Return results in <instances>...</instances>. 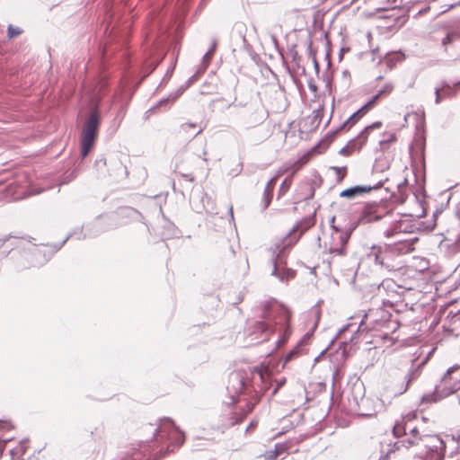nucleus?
<instances>
[{
	"instance_id": "obj_44",
	"label": "nucleus",
	"mask_w": 460,
	"mask_h": 460,
	"mask_svg": "<svg viewBox=\"0 0 460 460\" xmlns=\"http://www.w3.org/2000/svg\"><path fill=\"white\" fill-rule=\"evenodd\" d=\"M410 433H411V436L413 437V438H412L411 440H415V441H416V445H419V442H420V441L419 440V438H420V437H418V436H419V430H418V429H417L416 427H414V428L411 429Z\"/></svg>"
},
{
	"instance_id": "obj_43",
	"label": "nucleus",
	"mask_w": 460,
	"mask_h": 460,
	"mask_svg": "<svg viewBox=\"0 0 460 460\" xmlns=\"http://www.w3.org/2000/svg\"><path fill=\"white\" fill-rule=\"evenodd\" d=\"M13 429V425L9 420H0V429Z\"/></svg>"
},
{
	"instance_id": "obj_36",
	"label": "nucleus",
	"mask_w": 460,
	"mask_h": 460,
	"mask_svg": "<svg viewBox=\"0 0 460 460\" xmlns=\"http://www.w3.org/2000/svg\"><path fill=\"white\" fill-rule=\"evenodd\" d=\"M394 90V84L393 83H386L380 90L377 91V93L383 96V95H389Z\"/></svg>"
},
{
	"instance_id": "obj_28",
	"label": "nucleus",
	"mask_w": 460,
	"mask_h": 460,
	"mask_svg": "<svg viewBox=\"0 0 460 460\" xmlns=\"http://www.w3.org/2000/svg\"><path fill=\"white\" fill-rule=\"evenodd\" d=\"M451 83L447 80H442L440 82V86L435 88V103L439 104L442 101L443 93H441L442 90L451 89Z\"/></svg>"
},
{
	"instance_id": "obj_41",
	"label": "nucleus",
	"mask_w": 460,
	"mask_h": 460,
	"mask_svg": "<svg viewBox=\"0 0 460 460\" xmlns=\"http://www.w3.org/2000/svg\"><path fill=\"white\" fill-rule=\"evenodd\" d=\"M286 382V379L285 378H282L281 380H279L276 386L273 388L271 394L269 395L268 397V400H270L278 392V390L285 384Z\"/></svg>"
},
{
	"instance_id": "obj_54",
	"label": "nucleus",
	"mask_w": 460,
	"mask_h": 460,
	"mask_svg": "<svg viewBox=\"0 0 460 460\" xmlns=\"http://www.w3.org/2000/svg\"><path fill=\"white\" fill-rule=\"evenodd\" d=\"M262 120H263V118H262V117H260L259 119H256L253 121L252 126H253V125L260 124Z\"/></svg>"
},
{
	"instance_id": "obj_40",
	"label": "nucleus",
	"mask_w": 460,
	"mask_h": 460,
	"mask_svg": "<svg viewBox=\"0 0 460 460\" xmlns=\"http://www.w3.org/2000/svg\"><path fill=\"white\" fill-rule=\"evenodd\" d=\"M356 149L352 148L351 145H350V141L349 142V144L345 146H343L341 150H340V155H344V156H348L351 154L352 151H355Z\"/></svg>"
},
{
	"instance_id": "obj_33",
	"label": "nucleus",
	"mask_w": 460,
	"mask_h": 460,
	"mask_svg": "<svg viewBox=\"0 0 460 460\" xmlns=\"http://www.w3.org/2000/svg\"><path fill=\"white\" fill-rule=\"evenodd\" d=\"M331 169L336 172L339 181H341L347 174V167L346 166H343V167L332 166Z\"/></svg>"
},
{
	"instance_id": "obj_25",
	"label": "nucleus",
	"mask_w": 460,
	"mask_h": 460,
	"mask_svg": "<svg viewBox=\"0 0 460 460\" xmlns=\"http://www.w3.org/2000/svg\"><path fill=\"white\" fill-rule=\"evenodd\" d=\"M392 248V252H398L399 253H408L412 250V243L408 240H398L393 245H387Z\"/></svg>"
},
{
	"instance_id": "obj_26",
	"label": "nucleus",
	"mask_w": 460,
	"mask_h": 460,
	"mask_svg": "<svg viewBox=\"0 0 460 460\" xmlns=\"http://www.w3.org/2000/svg\"><path fill=\"white\" fill-rule=\"evenodd\" d=\"M448 328L455 336H460V311L450 318Z\"/></svg>"
},
{
	"instance_id": "obj_42",
	"label": "nucleus",
	"mask_w": 460,
	"mask_h": 460,
	"mask_svg": "<svg viewBox=\"0 0 460 460\" xmlns=\"http://www.w3.org/2000/svg\"><path fill=\"white\" fill-rule=\"evenodd\" d=\"M382 96L376 93L365 105L367 109L372 108Z\"/></svg>"
},
{
	"instance_id": "obj_9",
	"label": "nucleus",
	"mask_w": 460,
	"mask_h": 460,
	"mask_svg": "<svg viewBox=\"0 0 460 460\" xmlns=\"http://www.w3.org/2000/svg\"><path fill=\"white\" fill-rule=\"evenodd\" d=\"M391 317L392 314L383 308L370 309L365 314L364 319L360 325L358 327L357 332H358L360 326H362L363 323L372 324V329L386 327L391 320Z\"/></svg>"
},
{
	"instance_id": "obj_39",
	"label": "nucleus",
	"mask_w": 460,
	"mask_h": 460,
	"mask_svg": "<svg viewBox=\"0 0 460 460\" xmlns=\"http://www.w3.org/2000/svg\"><path fill=\"white\" fill-rule=\"evenodd\" d=\"M395 139H396L395 134L391 133V134L388 135L387 138L380 140L379 141V145H380L381 148H385V145H387L388 143L395 141Z\"/></svg>"
},
{
	"instance_id": "obj_38",
	"label": "nucleus",
	"mask_w": 460,
	"mask_h": 460,
	"mask_svg": "<svg viewBox=\"0 0 460 460\" xmlns=\"http://www.w3.org/2000/svg\"><path fill=\"white\" fill-rule=\"evenodd\" d=\"M92 436L94 439L99 438L101 439L102 438V435L104 434V428L102 425L99 427L94 428V431L91 432Z\"/></svg>"
},
{
	"instance_id": "obj_32",
	"label": "nucleus",
	"mask_w": 460,
	"mask_h": 460,
	"mask_svg": "<svg viewBox=\"0 0 460 460\" xmlns=\"http://www.w3.org/2000/svg\"><path fill=\"white\" fill-rule=\"evenodd\" d=\"M219 303H220V300L217 296H208L206 297V304L207 305H211V308L210 309H208V311L210 313L211 316L213 318H215L214 316V311H215V306H218L219 305Z\"/></svg>"
},
{
	"instance_id": "obj_52",
	"label": "nucleus",
	"mask_w": 460,
	"mask_h": 460,
	"mask_svg": "<svg viewBox=\"0 0 460 460\" xmlns=\"http://www.w3.org/2000/svg\"><path fill=\"white\" fill-rule=\"evenodd\" d=\"M313 62H314V69H315L316 73H318L319 72V64L315 58H313Z\"/></svg>"
},
{
	"instance_id": "obj_48",
	"label": "nucleus",
	"mask_w": 460,
	"mask_h": 460,
	"mask_svg": "<svg viewBox=\"0 0 460 460\" xmlns=\"http://www.w3.org/2000/svg\"><path fill=\"white\" fill-rule=\"evenodd\" d=\"M207 203L208 205L211 204V209H213V200L210 197L206 196ZM206 210L209 213H212V210H209L208 208H206Z\"/></svg>"
},
{
	"instance_id": "obj_15",
	"label": "nucleus",
	"mask_w": 460,
	"mask_h": 460,
	"mask_svg": "<svg viewBox=\"0 0 460 460\" xmlns=\"http://www.w3.org/2000/svg\"><path fill=\"white\" fill-rule=\"evenodd\" d=\"M293 439H288L285 442L276 443L273 450L267 451L266 457L270 460H275L284 454L296 452V448L293 449Z\"/></svg>"
},
{
	"instance_id": "obj_46",
	"label": "nucleus",
	"mask_w": 460,
	"mask_h": 460,
	"mask_svg": "<svg viewBox=\"0 0 460 460\" xmlns=\"http://www.w3.org/2000/svg\"><path fill=\"white\" fill-rule=\"evenodd\" d=\"M459 5H460V0L454 4H450L447 5V7L440 12V13H444L447 12L448 10H450L456 6H459Z\"/></svg>"
},
{
	"instance_id": "obj_12",
	"label": "nucleus",
	"mask_w": 460,
	"mask_h": 460,
	"mask_svg": "<svg viewBox=\"0 0 460 460\" xmlns=\"http://www.w3.org/2000/svg\"><path fill=\"white\" fill-rule=\"evenodd\" d=\"M248 337L251 344H258L269 339L270 327L263 321L256 322L248 329Z\"/></svg>"
},
{
	"instance_id": "obj_8",
	"label": "nucleus",
	"mask_w": 460,
	"mask_h": 460,
	"mask_svg": "<svg viewBox=\"0 0 460 460\" xmlns=\"http://www.w3.org/2000/svg\"><path fill=\"white\" fill-rule=\"evenodd\" d=\"M271 385L270 375L261 369L254 368L252 373L249 394L253 393L260 398L267 394Z\"/></svg>"
},
{
	"instance_id": "obj_6",
	"label": "nucleus",
	"mask_w": 460,
	"mask_h": 460,
	"mask_svg": "<svg viewBox=\"0 0 460 460\" xmlns=\"http://www.w3.org/2000/svg\"><path fill=\"white\" fill-rule=\"evenodd\" d=\"M388 212L378 203H367L361 210L358 219L350 224L351 230H355L361 224H369L382 219Z\"/></svg>"
},
{
	"instance_id": "obj_31",
	"label": "nucleus",
	"mask_w": 460,
	"mask_h": 460,
	"mask_svg": "<svg viewBox=\"0 0 460 460\" xmlns=\"http://www.w3.org/2000/svg\"><path fill=\"white\" fill-rule=\"evenodd\" d=\"M393 434L395 438H401L406 435V424L403 420H397L393 427Z\"/></svg>"
},
{
	"instance_id": "obj_11",
	"label": "nucleus",
	"mask_w": 460,
	"mask_h": 460,
	"mask_svg": "<svg viewBox=\"0 0 460 460\" xmlns=\"http://www.w3.org/2000/svg\"><path fill=\"white\" fill-rule=\"evenodd\" d=\"M419 440L427 448L428 453L435 454L438 460L444 457L446 444L438 435H425L419 438Z\"/></svg>"
},
{
	"instance_id": "obj_60",
	"label": "nucleus",
	"mask_w": 460,
	"mask_h": 460,
	"mask_svg": "<svg viewBox=\"0 0 460 460\" xmlns=\"http://www.w3.org/2000/svg\"><path fill=\"white\" fill-rule=\"evenodd\" d=\"M383 78L382 75H379L378 77H376V80H381Z\"/></svg>"
},
{
	"instance_id": "obj_58",
	"label": "nucleus",
	"mask_w": 460,
	"mask_h": 460,
	"mask_svg": "<svg viewBox=\"0 0 460 460\" xmlns=\"http://www.w3.org/2000/svg\"><path fill=\"white\" fill-rule=\"evenodd\" d=\"M254 423L252 421L248 427L246 428V431H248L252 427H253Z\"/></svg>"
},
{
	"instance_id": "obj_37",
	"label": "nucleus",
	"mask_w": 460,
	"mask_h": 460,
	"mask_svg": "<svg viewBox=\"0 0 460 460\" xmlns=\"http://www.w3.org/2000/svg\"><path fill=\"white\" fill-rule=\"evenodd\" d=\"M22 33V30L19 27H14L13 25L8 26V37L10 39H13L14 37L19 36Z\"/></svg>"
},
{
	"instance_id": "obj_30",
	"label": "nucleus",
	"mask_w": 460,
	"mask_h": 460,
	"mask_svg": "<svg viewBox=\"0 0 460 460\" xmlns=\"http://www.w3.org/2000/svg\"><path fill=\"white\" fill-rule=\"evenodd\" d=\"M191 130V136H197L200 133V129H198V125L194 123H184L180 128V134L186 135Z\"/></svg>"
},
{
	"instance_id": "obj_47",
	"label": "nucleus",
	"mask_w": 460,
	"mask_h": 460,
	"mask_svg": "<svg viewBox=\"0 0 460 460\" xmlns=\"http://www.w3.org/2000/svg\"><path fill=\"white\" fill-rule=\"evenodd\" d=\"M287 341V337L286 336H283L281 338H279L278 341H277V347H280L282 344H284L285 342Z\"/></svg>"
},
{
	"instance_id": "obj_3",
	"label": "nucleus",
	"mask_w": 460,
	"mask_h": 460,
	"mask_svg": "<svg viewBox=\"0 0 460 460\" xmlns=\"http://www.w3.org/2000/svg\"><path fill=\"white\" fill-rule=\"evenodd\" d=\"M334 219L335 217H333L331 220V227L332 232L330 235L329 241L324 243V249L331 254L344 256L346 255L348 241L353 230H351V227L349 226L346 231H341L337 226L332 225Z\"/></svg>"
},
{
	"instance_id": "obj_61",
	"label": "nucleus",
	"mask_w": 460,
	"mask_h": 460,
	"mask_svg": "<svg viewBox=\"0 0 460 460\" xmlns=\"http://www.w3.org/2000/svg\"><path fill=\"white\" fill-rule=\"evenodd\" d=\"M319 316H320V311L318 310L317 311V317L319 318Z\"/></svg>"
},
{
	"instance_id": "obj_1",
	"label": "nucleus",
	"mask_w": 460,
	"mask_h": 460,
	"mask_svg": "<svg viewBox=\"0 0 460 460\" xmlns=\"http://www.w3.org/2000/svg\"><path fill=\"white\" fill-rule=\"evenodd\" d=\"M299 224L294 226L284 237L277 241L274 246L270 248L272 251L271 262L273 265L271 275L282 282L292 279L296 275L294 270L283 266L286 265V250L291 248L304 233L303 230L298 234H295L299 230Z\"/></svg>"
},
{
	"instance_id": "obj_7",
	"label": "nucleus",
	"mask_w": 460,
	"mask_h": 460,
	"mask_svg": "<svg viewBox=\"0 0 460 460\" xmlns=\"http://www.w3.org/2000/svg\"><path fill=\"white\" fill-rule=\"evenodd\" d=\"M246 376L242 372H232L229 375L228 385L226 387L230 402L229 403L234 404L237 402L238 396L245 392L249 394L250 384L246 382Z\"/></svg>"
},
{
	"instance_id": "obj_51",
	"label": "nucleus",
	"mask_w": 460,
	"mask_h": 460,
	"mask_svg": "<svg viewBox=\"0 0 460 460\" xmlns=\"http://www.w3.org/2000/svg\"><path fill=\"white\" fill-rule=\"evenodd\" d=\"M243 299V295L240 293L237 296V299L235 301L233 302L234 305H237L239 304L240 302H242Z\"/></svg>"
},
{
	"instance_id": "obj_13",
	"label": "nucleus",
	"mask_w": 460,
	"mask_h": 460,
	"mask_svg": "<svg viewBox=\"0 0 460 460\" xmlns=\"http://www.w3.org/2000/svg\"><path fill=\"white\" fill-rule=\"evenodd\" d=\"M383 185V181L380 180L375 185H356L348 189L343 190L340 193V197L353 199L357 197L363 196L366 193L370 192L372 190L379 189Z\"/></svg>"
},
{
	"instance_id": "obj_45",
	"label": "nucleus",
	"mask_w": 460,
	"mask_h": 460,
	"mask_svg": "<svg viewBox=\"0 0 460 460\" xmlns=\"http://www.w3.org/2000/svg\"><path fill=\"white\" fill-rule=\"evenodd\" d=\"M308 88L312 93H317L318 87L313 79L308 81Z\"/></svg>"
},
{
	"instance_id": "obj_35",
	"label": "nucleus",
	"mask_w": 460,
	"mask_h": 460,
	"mask_svg": "<svg viewBox=\"0 0 460 460\" xmlns=\"http://www.w3.org/2000/svg\"><path fill=\"white\" fill-rule=\"evenodd\" d=\"M452 88L442 90L444 97H452L456 93V88L460 87V80L455 83H451Z\"/></svg>"
},
{
	"instance_id": "obj_17",
	"label": "nucleus",
	"mask_w": 460,
	"mask_h": 460,
	"mask_svg": "<svg viewBox=\"0 0 460 460\" xmlns=\"http://www.w3.org/2000/svg\"><path fill=\"white\" fill-rule=\"evenodd\" d=\"M446 36L441 40V45L447 47L460 40V20L456 21L452 24L446 25Z\"/></svg>"
},
{
	"instance_id": "obj_29",
	"label": "nucleus",
	"mask_w": 460,
	"mask_h": 460,
	"mask_svg": "<svg viewBox=\"0 0 460 460\" xmlns=\"http://www.w3.org/2000/svg\"><path fill=\"white\" fill-rule=\"evenodd\" d=\"M217 39L212 38L209 49L206 51V53L203 54V71L206 69L208 62L214 55V53L217 49Z\"/></svg>"
},
{
	"instance_id": "obj_55",
	"label": "nucleus",
	"mask_w": 460,
	"mask_h": 460,
	"mask_svg": "<svg viewBox=\"0 0 460 460\" xmlns=\"http://www.w3.org/2000/svg\"><path fill=\"white\" fill-rule=\"evenodd\" d=\"M314 188H311V193L308 197L305 198V199H310L314 197Z\"/></svg>"
},
{
	"instance_id": "obj_64",
	"label": "nucleus",
	"mask_w": 460,
	"mask_h": 460,
	"mask_svg": "<svg viewBox=\"0 0 460 460\" xmlns=\"http://www.w3.org/2000/svg\"><path fill=\"white\" fill-rule=\"evenodd\" d=\"M360 415H368L367 413L361 412Z\"/></svg>"
},
{
	"instance_id": "obj_50",
	"label": "nucleus",
	"mask_w": 460,
	"mask_h": 460,
	"mask_svg": "<svg viewBox=\"0 0 460 460\" xmlns=\"http://www.w3.org/2000/svg\"><path fill=\"white\" fill-rule=\"evenodd\" d=\"M353 400H354L355 404H357V405H359V404H360V402H364V401H365L364 396H362V397L360 398V401H359V400L358 399V397H356V396H354V395H353Z\"/></svg>"
},
{
	"instance_id": "obj_22",
	"label": "nucleus",
	"mask_w": 460,
	"mask_h": 460,
	"mask_svg": "<svg viewBox=\"0 0 460 460\" xmlns=\"http://www.w3.org/2000/svg\"><path fill=\"white\" fill-rule=\"evenodd\" d=\"M276 181H277V177H272L266 184L265 186V189H264V191H263V199H262V202H263V205H262V209H266L270 202H271V199H272V195H273V190H274V186L276 184Z\"/></svg>"
},
{
	"instance_id": "obj_57",
	"label": "nucleus",
	"mask_w": 460,
	"mask_h": 460,
	"mask_svg": "<svg viewBox=\"0 0 460 460\" xmlns=\"http://www.w3.org/2000/svg\"><path fill=\"white\" fill-rule=\"evenodd\" d=\"M348 328H349V325H348V326L343 327L342 329H341V330H340V332H339V334H340V333H341V332H345Z\"/></svg>"
},
{
	"instance_id": "obj_16",
	"label": "nucleus",
	"mask_w": 460,
	"mask_h": 460,
	"mask_svg": "<svg viewBox=\"0 0 460 460\" xmlns=\"http://www.w3.org/2000/svg\"><path fill=\"white\" fill-rule=\"evenodd\" d=\"M382 126L381 121H376L371 125L365 127V128L353 139L350 140V145L354 149H361L366 144L369 131L375 128H379Z\"/></svg>"
},
{
	"instance_id": "obj_4",
	"label": "nucleus",
	"mask_w": 460,
	"mask_h": 460,
	"mask_svg": "<svg viewBox=\"0 0 460 460\" xmlns=\"http://www.w3.org/2000/svg\"><path fill=\"white\" fill-rule=\"evenodd\" d=\"M99 128V117L96 111H93L89 116L81 137V155L83 158L88 155L93 149Z\"/></svg>"
},
{
	"instance_id": "obj_24",
	"label": "nucleus",
	"mask_w": 460,
	"mask_h": 460,
	"mask_svg": "<svg viewBox=\"0 0 460 460\" xmlns=\"http://www.w3.org/2000/svg\"><path fill=\"white\" fill-rule=\"evenodd\" d=\"M27 450V443L21 441L9 449L12 460H23L22 456Z\"/></svg>"
},
{
	"instance_id": "obj_23",
	"label": "nucleus",
	"mask_w": 460,
	"mask_h": 460,
	"mask_svg": "<svg viewBox=\"0 0 460 460\" xmlns=\"http://www.w3.org/2000/svg\"><path fill=\"white\" fill-rule=\"evenodd\" d=\"M312 332H308L305 334L303 339L299 341V343L294 347L285 357L284 363H288V361L292 360L294 358L298 356L301 353V346L305 344L307 341L311 338Z\"/></svg>"
},
{
	"instance_id": "obj_10",
	"label": "nucleus",
	"mask_w": 460,
	"mask_h": 460,
	"mask_svg": "<svg viewBox=\"0 0 460 460\" xmlns=\"http://www.w3.org/2000/svg\"><path fill=\"white\" fill-rule=\"evenodd\" d=\"M439 247L447 251L449 254H455L460 251V220L456 227L447 231L441 240Z\"/></svg>"
},
{
	"instance_id": "obj_27",
	"label": "nucleus",
	"mask_w": 460,
	"mask_h": 460,
	"mask_svg": "<svg viewBox=\"0 0 460 460\" xmlns=\"http://www.w3.org/2000/svg\"><path fill=\"white\" fill-rule=\"evenodd\" d=\"M390 167V163L386 157H379L376 158L373 164V172H383L388 170Z\"/></svg>"
},
{
	"instance_id": "obj_14",
	"label": "nucleus",
	"mask_w": 460,
	"mask_h": 460,
	"mask_svg": "<svg viewBox=\"0 0 460 460\" xmlns=\"http://www.w3.org/2000/svg\"><path fill=\"white\" fill-rule=\"evenodd\" d=\"M242 420L243 417H231L227 422L211 426L210 429L212 432L210 433L209 430H207V439L213 441L221 439L225 431L229 427L238 424Z\"/></svg>"
},
{
	"instance_id": "obj_18",
	"label": "nucleus",
	"mask_w": 460,
	"mask_h": 460,
	"mask_svg": "<svg viewBox=\"0 0 460 460\" xmlns=\"http://www.w3.org/2000/svg\"><path fill=\"white\" fill-rule=\"evenodd\" d=\"M367 111L368 109L367 106L363 105L360 109L352 113L341 125H340L333 132V135H336L341 130L349 129L351 128L367 112Z\"/></svg>"
},
{
	"instance_id": "obj_63",
	"label": "nucleus",
	"mask_w": 460,
	"mask_h": 460,
	"mask_svg": "<svg viewBox=\"0 0 460 460\" xmlns=\"http://www.w3.org/2000/svg\"><path fill=\"white\" fill-rule=\"evenodd\" d=\"M202 93L204 94V93H206V92L203 90ZM207 93H209V91H208Z\"/></svg>"
},
{
	"instance_id": "obj_2",
	"label": "nucleus",
	"mask_w": 460,
	"mask_h": 460,
	"mask_svg": "<svg viewBox=\"0 0 460 460\" xmlns=\"http://www.w3.org/2000/svg\"><path fill=\"white\" fill-rule=\"evenodd\" d=\"M459 369V365L449 367L442 377V382L445 384L444 388L440 390L438 386H436L434 392L422 395L421 402L424 403L436 402L457 392L460 389V377H452V374Z\"/></svg>"
},
{
	"instance_id": "obj_34",
	"label": "nucleus",
	"mask_w": 460,
	"mask_h": 460,
	"mask_svg": "<svg viewBox=\"0 0 460 460\" xmlns=\"http://www.w3.org/2000/svg\"><path fill=\"white\" fill-rule=\"evenodd\" d=\"M291 180L289 178H286L280 184L279 190V198H280L281 195H284L289 190Z\"/></svg>"
},
{
	"instance_id": "obj_21",
	"label": "nucleus",
	"mask_w": 460,
	"mask_h": 460,
	"mask_svg": "<svg viewBox=\"0 0 460 460\" xmlns=\"http://www.w3.org/2000/svg\"><path fill=\"white\" fill-rule=\"evenodd\" d=\"M411 226H410L408 223H404V222L399 220V221H396L391 228L385 231V236L392 237L395 234L411 233Z\"/></svg>"
},
{
	"instance_id": "obj_56",
	"label": "nucleus",
	"mask_w": 460,
	"mask_h": 460,
	"mask_svg": "<svg viewBox=\"0 0 460 460\" xmlns=\"http://www.w3.org/2000/svg\"><path fill=\"white\" fill-rule=\"evenodd\" d=\"M229 213H230L231 219L234 220V214H233V208L232 207L229 208Z\"/></svg>"
},
{
	"instance_id": "obj_5",
	"label": "nucleus",
	"mask_w": 460,
	"mask_h": 460,
	"mask_svg": "<svg viewBox=\"0 0 460 460\" xmlns=\"http://www.w3.org/2000/svg\"><path fill=\"white\" fill-rule=\"evenodd\" d=\"M392 248L387 245L385 247L373 245L367 254L369 260L373 261L376 266L384 272H392L398 270V266L393 259Z\"/></svg>"
},
{
	"instance_id": "obj_20",
	"label": "nucleus",
	"mask_w": 460,
	"mask_h": 460,
	"mask_svg": "<svg viewBox=\"0 0 460 460\" xmlns=\"http://www.w3.org/2000/svg\"><path fill=\"white\" fill-rule=\"evenodd\" d=\"M419 369H411L410 372L404 377V383H402V385H398L396 388L394 389V396L404 394L408 390L410 384L413 380H415L419 376Z\"/></svg>"
},
{
	"instance_id": "obj_59",
	"label": "nucleus",
	"mask_w": 460,
	"mask_h": 460,
	"mask_svg": "<svg viewBox=\"0 0 460 460\" xmlns=\"http://www.w3.org/2000/svg\"><path fill=\"white\" fill-rule=\"evenodd\" d=\"M230 251H231L232 254L234 255V251L232 246H230Z\"/></svg>"
},
{
	"instance_id": "obj_62",
	"label": "nucleus",
	"mask_w": 460,
	"mask_h": 460,
	"mask_svg": "<svg viewBox=\"0 0 460 460\" xmlns=\"http://www.w3.org/2000/svg\"><path fill=\"white\" fill-rule=\"evenodd\" d=\"M211 84L216 85L215 80H213V81L211 82Z\"/></svg>"
},
{
	"instance_id": "obj_19",
	"label": "nucleus",
	"mask_w": 460,
	"mask_h": 460,
	"mask_svg": "<svg viewBox=\"0 0 460 460\" xmlns=\"http://www.w3.org/2000/svg\"><path fill=\"white\" fill-rule=\"evenodd\" d=\"M415 445H416V441L411 440V438L397 440L394 444L389 445V448L387 449L385 456H381L379 460H387L391 454L395 453L396 451H399L402 447L408 449L411 447L415 446Z\"/></svg>"
},
{
	"instance_id": "obj_49",
	"label": "nucleus",
	"mask_w": 460,
	"mask_h": 460,
	"mask_svg": "<svg viewBox=\"0 0 460 460\" xmlns=\"http://www.w3.org/2000/svg\"><path fill=\"white\" fill-rule=\"evenodd\" d=\"M356 390H358V392H361L362 390H364L363 385L362 384H355L353 385V392Z\"/></svg>"
},
{
	"instance_id": "obj_53",
	"label": "nucleus",
	"mask_w": 460,
	"mask_h": 460,
	"mask_svg": "<svg viewBox=\"0 0 460 460\" xmlns=\"http://www.w3.org/2000/svg\"><path fill=\"white\" fill-rule=\"evenodd\" d=\"M429 9V6L425 7V8H422V9H420V10L418 12V14H423V13H425Z\"/></svg>"
}]
</instances>
